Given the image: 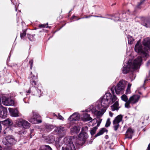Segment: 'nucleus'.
<instances>
[{"label": "nucleus", "mask_w": 150, "mask_h": 150, "mask_svg": "<svg viewBox=\"0 0 150 150\" xmlns=\"http://www.w3.org/2000/svg\"><path fill=\"white\" fill-rule=\"evenodd\" d=\"M142 61V58L140 56L138 57L135 59L133 62L126 63L123 67L122 69V73L124 74H126L130 71L133 75V71L137 69L138 65L141 63Z\"/></svg>", "instance_id": "obj_1"}, {"label": "nucleus", "mask_w": 150, "mask_h": 150, "mask_svg": "<svg viewBox=\"0 0 150 150\" xmlns=\"http://www.w3.org/2000/svg\"><path fill=\"white\" fill-rule=\"evenodd\" d=\"M117 99V97L114 95H112L110 93H106L101 98V105L102 107H107L109 104L114 103Z\"/></svg>", "instance_id": "obj_2"}, {"label": "nucleus", "mask_w": 150, "mask_h": 150, "mask_svg": "<svg viewBox=\"0 0 150 150\" xmlns=\"http://www.w3.org/2000/svg\"><path fill=\"white\" fill-rule=\"evenodd\" d=\"M77 139H71L75 143L76 148L82 146L85 143L86 139L88 137V135L86 132H81L78 136Z\"/></svg>", "instance_id": "obj_3"}, {"label": "nucleus", "mask_w": 150, "mask_h": 150, "mask_svg": "<svg viewBox=\"0 0 150 150\" xmlns=\"http://www.w3.org/2000/svg\"><path fill=\"white\" fill-rule=\"evenodd\" d=\"M125 81L124 80L120 81L117 83L116 86L113 87L111 89V91L113 94H114V89L117 94H120V93L123 92L125 89Z\"/></svg>", "instance_id": "obj_4"}, {"label": "nucleus", "mask_w": 150, "mask_h": 150, "mask_svg": "<svg viewBox=\"0 0 150 150\" xmlns=\"http://www.w3.org/2000/svg\"><path fill=\"white\" fill-rule=\"evenodd\" d=\"M140 98V96L138 95H134L130 97L128 101L125 103V108H131L130 105H132L137 103Z\"/></svg>", "instance_id": "obj_5"}, {"label": "nucleus", "mask_w": 150, "mask_h": 150, "mask_svg": "<svg viewBox=\"0 0 150 150\" xmlns=\"http://www.w3.org/2000/svg\"><path fill=\"white\" fill-rule=\"evenodd\" d=\"M150 47H134V50L135 52L142 54L143 57H145L146 58L149 57V55L148 54L147 48Z\"/></svg>", "instance_id": "obj_6"}, {"label": "nucleus", "mask_w": 150, "mask_h": 150, "mask_svg": "<svg viewBox=\"0 0 150 150\" xmlns=\"http://www.w3.org/2000/svg\"><path fill=\"white\" fill-rule=\"evenodd\" d=\"M68 140V142L66 143L67 146L65 147H63L62 150H76L75 144L72 139L69 138Z\"/></svg>", "instance_id": "obj_7"}, {"label": "nucleus", "mask_w": 150, "mask_h": 150, "mask_svg": "<svg viewBox=\"0 0 150 150\" xmlns=\"http://www.w3.org/2000/svg\"><path fill=\"white\" fill-rule=\"evenodd\" d=\"M2 101L3 104L6 106L13 105H14V101L11 98L3 96L2 97Z\"/></svg>", "instance_id": "obj_8"}, {"label": "nucleus", "mask_w": 150, "mask_h": 150, "mask_svg": "<svg viewBox=\"0 0 150 150\" xmlns=\"http://www.w3.org/2000/svg\"><path fill=\"white\" fill-rule=\"evenodd\" d=\"M18 124L21 127H22L23 128L25 129L29 128L30 126V124L28 121L20 119L18 122Z\"/></svg>", "instance_id": "obj_9"}, {"label": "nucleus", "mask_w": 150, "mask_h": 150, "mask_svg": "<svg viewBox=\"0 0 150 150\" xmlns=\"http://www.w3.org/2000/svg\"><path fill=\"white\" fill-rule=\"evenodd\" d=\"M30 84L33 87H38V77H29Z\"/></svg>", "instance_id": "obj_10"}, {"label": "nucleus", "mask_w": 150, "mask_h": 150, "mask_svg": "<svg viewBox=\"0 0 150 150\" xmlns=\"http://www.w3.org/2000/svg\"><path fill=\"white\" fill-rule=\"evenodd\" d=\"M142 21V24L146 28L150 27V21L147 18L142 17L141 18Z\"/></svg>", "instance_id": "obj_11"}, {"label": "nucleus", "mask_w": 150, "mask_h": 150, "mask_svg": "<svg viewBox=\"0 0 150 150\" xmlns=\"http://www.w3.org/2000/svg\"><path fill=\"white\" fill-rule=\"evenodd\" d=\"M114 103H115L114 104L110 106L111 110L112 111L115 110L117 111L120 108V107L119 106V103L118 102V100L117 97V99L115 101Z\"/></svg>", "instance_id": "obj_12"}, {"label": "nucleus", "mask_w": 150, "mask_h": 150, "mask_svg": "<svg viewBox=\"0 0 150 150\" xmlns=\"http://www.w3.org/2000/svg\"><path fill=\"white\" fill-rule=\"evenodd\" d=\"M8 110L11 116L15 117H18L19 116V111L17 108H9Z\"/></svg>", "instance_id": "obj_13"}, {"label": "nucleus", "mask_w": 150, "mask_h": 150, "mask_svg": "<svg viewBox=\"0 0 150 150\" xmlns=\"http://www.w3.org/2000/svg\"><path fill=\"white\" fill-rule=\"evenodd\" d=\"M32 94L34 96H36L39 97H40L41 94V91L38 89L37 87H33L32 86Z\"/></svg>", "instance_id": "obj_14"}, {"label": "nucleus", "mask_w": 150, "mask_h": 150, "mask_svg": "<svg viewBox=\"0 0 150 150\" xmlns=\"http://www.w3.org/2000/svg\"><path fill=\"white\" fill-rule=\"evenodd\" d=\"M7 115V110L6 108H0V117L2 118H5Z\"/></svg>", "instance_id": "obj_15"}, {"label": "nucleus", "mask_w": 150, "mask_h": 150, "mask_svg": "<svg viewBox=\"0 0 150 150\" xmlns=\"http://www.w3.org/2000/svg\"><path fill=\"white\" fill-rule=\"evenodd\" d=\"M134 131L131 127L129 128L126 131L125 134L126 138L131 139Z\"/></svg>", "instance_id": "obj_16"}, {"label": "nucleus", "mask_w": 150, "mask_h": 150, "mask_svg": "<svg viewBox=\"0 0 150 150\" xmlns=\"http://www.w3.org/2000/svg\"><path fill=\"white\" fill-rule=\"evenodd\" d=\"M80 118V114L77 113L75 112L70 116L68 119L70 121H77L79 120Z\"/></svg>", "instance_id": "obj_17"}, {"label": "nucleus", "mask_w": 150, "mask_h": 150, "mask_svg": "<svg viewBox=\"0 0 150 150\" xmlns=\"http://www.w3.org/2000/svg\"><path fill=\"white\" fill-rule=\"evenodd\" d=\"M142 43L144 47H150V38H146L144 39Z\"/></svg>", "instance_id": "obj_18"}, {"label": "nucleus", "mask_w": 150, "mask_h": 150, "mask_svg": "<svg viewBox=\"0 0 150 150\" xmlns=\"http://www.w3.org/2000/svg\"><path fill=\"white\" fill-rule=\"evenodd\" d=\"M123 118V116L121 115H120L116 117L113 121V124L115 123L119 124L122 120Z\"/></svg>", "instance_id": "obj_19"}, {"label": "nucleus", "mask_w": 150, "mask_h": 150, "mask_svg": "<svg viewBox=\"0 0 150 150\" xmlns=\"http://www.w3.org/2000/svg\"><path fill=\"white\" fill-rule=\"evenodd\" d=\"M108 130L105 128H103L101 129L95 135V137H96L98 136L103 134L105 132H107Z\"/></svg>", "instance_id": "obj_20"}, {"label": "nucleus", "mask_w": 150, "mask_h": 150, "mask_svg": "<svg viewBox=\"0 0 150 150\" xmlns=\"http://www.w3.org/2000/svg\"><path fill=\"white\" fill-rule=\"evenodd\" d=\"M30 71V73L29 77H38V74L35 68L34 67L33 69Z\"/></svg>", "instance_id": "obj_21"}, {"label": "nucleus", "mask_w": 150, "mask_h": 150, "mask_svg": "<svg viewBox=\"0 0 150 150\" xmlns=\"http://www.w3.org/2000/svg\"><path fill=\"white\" fill-rule=\"evenodd\" d=\"M127 38L128 39V44L131 45L134 43V42L135 40L132 36L129 35H127Z\"/></svg>", "instance_id": "obj_22"}, {"label": "nucleus", "mask_w": 150, "mask_h": 150, "mask_svg": "<svg viewBox=\"0 0 150 150\" xmlns=\"http://www.w3.org/2000/svg\"><path fill=\"white\" fill-rule=\"evenodd\" d=\"M29 121L32 123L33 124H37L38 123H41L42 122L41 120H37L35 118L33 117L29 119L28 120Z\"/></svg>", "instance_id": "obj_23"}, {"label": "nucleus", "mask_w": 150, "mask_h": 150, "mask_svg": "<svg viewBox=\"0 0 150 150\" xmlns=\"http://www.w3.org/2000/svg\"><path fill=\"white\" fill-rule=\"evenodd\" d=\"M40 150H52L51 147L48 145H44L40 148Z\"/></svg>", "instance_id": "obj_24"}, {"label": "nucleus", "mask_w": 150, "mask_h": 150, "mask_svg": "<svg viewBox=\"0 0 150 150\" xmlns=\"http://www.w3.org/2000/svg\"><path fill=\"white\" fill-rule=\"evenodd\" d=\"M80 130V128L79 127L74 126L71 129V132L72 133L77 134Z\"/></svg>", "instance_id": "obj_25"}, {"label": "nucleus", "mask_w": 150, "mask_h": 150, "mask_svg": "<svg viewBox=\"0 0 150 150\" xmlns=\"http://www.w3.org/2000/svg\"><path fill=\"white\" fill-rule=\"evenodd\" d=\"M33 113V117L36 120H41V117L39 114L35 111L33 110L32 112Z\"/></svg>", "instance_id": "obj_26"}, {"label": "nucleus", "mask_w": 150, "mask_h": 150, "mask_svg": "<svg viewBox=\"0 0 150 150\" xmlns=\"http://www.w3.org/2000/svg\"><path fill=\"white\" fill-rule=\"evenodd\" d=\"M92 119L90 117V115L88 114H86L83 116V120L84 121H87L92 120Z\"/></svg>", "instance_id": "obj_27"}, {"label": "nucleus", "mask_w": 150, "mask_h": 150, "mask_svg": "<svg viewBox=\"0 0 150 150\" xmlns=\"http://www.w3.org/2000/svg\"><path fill=\"white\" fill-rule=\"evenodd\" d=\"M7 141L11 145L15 144L16 142V141L13 138H10L7 139Z\"/></svg>", "instance_id": "obj_28"}, {"label": "nucleus", "mask_w": 150, "mask_h": 150, "mask_svg": "<svg viewBox=\"0 0 150 150\" xmlns=\"http://www.w3.org/2000/svg\"><path fill=\"white\" fill-rule=\"evenodd\" d=\"M121 99L124 102H125V103H127L128 101V99L127 96L125 94H123L122 95L121 97Z\"/></svg>", "instance_id": "obj_29"}, {"label": "nucleus", "mask_w": 150, "mask_h": 150, "mask_svg": "<svg viewBox=\"0 0 150 150\" xmlns=\"http://www.w3.org/2000/svg\"><path fill=\"white\" fill-rule=\"evenodd\" d=\"M53 128V126L52 125H46L45 126L46 129L48 132L51 131Z\"/></svg>", "instance_id": "obj_30"}, {"label": "nucleus", "mask_w": 150, "mask_h": 150, "mask_svg": "<svg viewBox=\"0 0 150 150\" xmlns=\"http://www.w3.org/2000/svg\"><path fill=\"white\" fill-rule=\"evenodd\" d=\"M27 35L28 38L30 41H32L35 40L34 37L35 36V35H31L28 34Z\"/></svg>", "instance_id": "obj_31"}, {"label": "nucleus", "mask_w": 150, "mask_h": 150, "mask_svg": "<svg viewBox=\"0 0 150 150\" xmlns=\"http://www.w3.org/2000/svg\"><path fill=\"white\" fill-rule=\"evenodd\" d=\"M26 29L23 30L22 32L20 33V37L21 39L23 38L26 35Z\"/></svg>", "instance_id": "obj_32"}, {"label": "nucleus", "mask_w": 150, "mask_h": 150, "mask_svg": "<svg viewBox=\"0 0 150 150\" xmlns=\"http://www.w3.org/2000/svg\"><path fill=\"white\" fill-rule=\"evenodd\" d=\"M64 130V128L62 127H60L57 128V131L59 134H60Z\"/></svg>", "instance_id": "obj_33"}, {"label": "nucleus", "mask_w": 150, "mask_h": 150, "mask_svg": "<svg viewBox=\"0 0 150 150\" xmlns=\"http://www.w3.org/2000/svg\"><path fill=\"white\" fill-rule=\"evenodd\" d=\"M97 129V127H95L90 130V132L91 135L93 136L95 134Z\"/></svg>", "instance_id": "obj_34"}, {"label": "nucleus", "mask_w": 150, "mask_h": 150, "mask_svg": "<svg viewBox=\"0 0 150 150\" xmlns=\"http://www.w3.org/2000/svg\"><path fill=\"white\" fill-rule=\"evenodd\" d=\"M4 123L6 125H11L12 123L11 120L9 119H7L4 121Z\"/></svg>", "instance_id": "obj_35"}, {"label": "nucleus", "mask_w": 150, "mask_h": 150, "mask_svg": "<svg viewBox=\"0 0 150 150\" xmlns=\"http://www.w3.org/2000/svg\"><path fill=\"white\" fill-rule=\"evenodd\" d=\"M94 113L97 116H100L103 115V113L100 111L95 110Z\"/></svg>", "instance_id": "obj_36"}, {"label": "nucleus", "mask_w": 150, "mask_h": 150, "mask_svg": "<svg viewBox=\"0 0 150 150\" xmlns=\"http://www.w3.org/2000/svg\"><path fill=\"white\" fill-rule=\"evenodd\" d=\"M113 124L114 125L113 127L114 130L115 131H117L119 127V124L115 123L114 124Z\"/></svg>", "instance_id": "obj_37"}, {"label": "nucleus", "mask_w": 150, "mask_h": 150, "mask_svg": "<svg viewBox=\"0 0 150 150\" xmlns=\"http://www.w3.org/2000/svg\"><path fill=\"white\" fill-rule=\"evenodd\" d=\"M141 39L139 40L137 42V43L136 44L134 47H137L139 46V47H143L142 45L141 44Z\"/></svg>", "instance_id": "obj_38"}, {"label": "nucleus", "mask_w": 150, "mask_h": 150, "mask_svg": "<svg viewBox=\"0 0 150 150\" xmlns=\"http://www.w3.org/2000/svg\"><path fill=\"white\" fill-rule=\"evenodd\" d=\"M110 124L111 122L110 121V118H108L107 120V121L105 126V127H108L110 126Z\"/></svg>", "instance_id": "obj_39"}, {"label": "nucleus", "mask_w": 150, "mask_h": 150, "mask_svg": "<svg viewBox=\"0 0 150 150\" xmlns=\"http://www.w3.org/2000/svg\"><path fill=\"white\" fill-rule=\"evenodd\" d=\"M48 25V23H47L46 24H40L39 25L38 27L40 28H46V26Z\"/></svg>", "instance_id": "obj_40"}, {"label": "nucleus", "mask_w": 150, "mask_h": 150, "mask_svg": "<svg viewBox=\"0 0 150 150\" xmlns=\"http://www.w3.org/2000/svg\"><path fill=\"white\" fill-rule=\"evenodd\" d=\"M81 18H78L77 16L74 15H73V16L71 18L70 21H72L74 19H76V20H79Z\"/></svg>", "instance_id": "obj_41"}, {"label": "nucleus", "mask_w": 150, "mask_h": 150, "mask_svg": "<svg viewBox=\"0 0 150 150\" xmlns=\"http://www.w3.org/2000/svg\"><path fill=\"white\" fill-rule=\"evenodd\" d=\"M91 16H93V17H100L103 18H105L104 17H103L102 16H96V15H89V16H86L85 17V18H90V17H91ZM84 18V17L82 18Z\"/></svg>", "instance_id": "obj_42"}, {"label": "nucleus", "mask_w": 150, "mask_h": 150, "mask_svg": "<svg viewBox=\"0 0 150 150\" xmlns=\"http://www.w3.org/2000/svg\"><path fill=\"white\" fill-rule=\"evenodd\" d=\"M29 64L30 65V69L32 70L33 64V60L31 59L30 60L29 62Z\"/></svg>", "instance_id": "obj_43"}, {"label": "nucleus", "mask_w": 150, "mask_h": 150, "mask_svg": "<svg viewBox=\"0 0 150 150\" xmlns=\"http://www.w3.org/2000/svg\"><path fill=\"white\" fill-rule=\"evenodd\" d=\"M55 145L56 148L57 149L59 148L61 146V145L58 141H56L55 142Z\"/></svg>", "instance_id": "obj_44"}, {"label": "nucleus", "mask_w": 150, "mask_h": 150, "mask_svg": "<svg viewBox=\"0 0 150 150\" xmlns=\"http://www.w3.org/2000/svg\"><path fill=\"white\" fill-rule=\"evenodd\" d=\"M115 15H117V19H116V20H119L120 18L119 16L120 14L118 12L117 13H116L115 14H113V15H110L109 16H111V17H115Z\"/></svg>", "instance_id": "obj_45"}, {"label": "nucleus", "mask_w": 150, "mask_h": 150, "mask_svg": "<svg viewBox=\"0 0 150 150\" xmlns=\"http://www.w3.org/2000/svg\"><path fill=\"white\" fill-rule=\"evenodd\" d=\"M107 107H103V108H101L100 109V111L102 112L103 114L106 111V109H107Z\"/></svg>", "instance_id": "obj_46"}, {"label": "nucleus", "mask_w": 150, "mask_h": 150, "mask_svg": "<svg viewBox=\"0 0 150 150\" xmlns=\"http://www.w3.org/2000/svg\"><path fill=\"white\" fill-rule=\"evenodd\" d=\"M88 127L87 126L83 127L81 128V132H86L88 130Z\"/></svg>", "instance_id": "obj_47"}, {"label": "nucleus", "mask_w": 150, "mask_h": 150, "mask_svg": "<svg viewBox=\"0 0 150 150\" xmlns=\"http://www.w3.org/2000/svg\"><path fill=\"white\" fill-rule=\"evenodd\" d=\"M58 119L60 120H63L64 119V117L62 116L59 113L58 114V117H57Z\"/></svg>", "instance_id": "obj_48"}, {"label": "nucleus", "mask_w": 150, "mask_h": 150, "mask_svg": "<svg viewBox=\"0 0 150 150\" xmlns=\"http://www.w3.org/2000/svg\"><path fill=\"white\" fill-rule=\"evenodd\" d=\"M32 86L30 87L29 90L26 91L27 93H28V94L30 93H32Z\"/></svg>", "instance_id": "obj_49"}, {"label": "nucleus", "mask_w": 150, "mask_h": 150, "mask_svg": "<svg viewBox=\"0 0 150 150\" xmlns=\"http://www.w3.org/2000/svg\"><path fill=\"white\" fill-rule=\"evenodd\" d=\"M130 93V88H127V89L126 90V94H129Z\"/></svg>", "instance_id": "obj_50"}, {"label": "nucleus", "mask_w": 150, "mask_h": 150, "mask_svg": "<svg viewBox=\"0 0 150 150\" xmlns=\"http://www.w3.org/2000/svg\"><path fill=\"white\" fill-rule=\"evenodd\" d=\"M102 120H100L98 122L97 124L96 127H99L101 122Z\"/></svg>", "instance_id": "obj_51"}, {"label": "nucleus", "mask_w": 150, "mask_h": 150, "mask_svg": "<svg viewBox=\"0 0 150 150\" xmlns=\"http://www.w3.org/2000/svg\"><path fill=\"white\" fill-rule=\"evenodd\" d=\"M109 115L111 117H112L113 115V113L111 112L110 111L109 112Z\"/></svg>", "instance_id": "obj_52"}, {"label": "nucleus", "mask_w": 150, "mask_h": 150, "mask_svg": "<svg viewBox=\"0 0 150 150\" xmlns=\"http://www.w3.org/2000/svg\"><path fill=\"white\" fill-rule=\"evenodd\" d=\"M146 150H150V143L148 145V146Z\"/></svg>", "instance_id": "obj_53"}, {"label": "nucleus", "mask_w": 150, "mask_h": 150, "mask_svg": "<svg viewBox=\"0 0 150 150\" xmlns=\"http://www.w3.org/2000/svg\"><path fill=\"white\" fill-rule=\"evenodd\" d=\"M131 86V84H130V83H129L128 84V87H127V88H130V87Z\"/></svg>", "instance_id": "obj_54"}, {"label": "nucleus", "mask_w": 150, "mask_h": 150, "mask_svg": "<svg viewBox=\"0 0 150 150\" xmlns=\"http://www.w3.org/2000/svg\"><path fill=\"white\" fill-rule=\"evenodd\" d=\"M53 115L54 116H55L56 117H57V116L54 113H53Z\"/></svg>", "instance_id": "obj_55"}, {"label": "nucleus", "mask_w": 150, "mask_h": 150, "mask_svg": "<svg viewBox=\"0 0 150 150\" xmlns=\"http://www.w3.org/2000/svg\"><path fill=\"white\" fill-rule=\"evenodd\" d=\"M46 28H51V27L48 26L47 25L46 26Z\"/></svg>", "instance_id": "obj_56"}, {"label": "nucleus", "mask_w": 150, "mask_h": 150, "mask_svg": "<svg viewBox=\"0 0 150 150\" xmlns=\"http://www.w3.org/2000/svg\"><path fill=\"white\" fill-rule=\"evenodd\" d=\"M62 27H61V28H59L56 31L54 32H56L59 30H60L62 28Z\"/></svg>", "instance_id": "obj_57"}, {"label": "nucleus", "mask_w": 150, "mask_h": 150, "mask_svg": "<svg viewBox=\"0 0 150 150\" xmlns=\"http://www.w3.org/2000/svg\"><path fill=\"white\" fill-rule=\"evenodd\" d=\"M1 124H0V132H1Z\"/></svg>", "instance_id": "obj_58"}, {"label": "nucleus", "mask_w": 150, "mask_h": 150, "mask_svg": "<svg viewBox=\"0 0 150 150\" xmlns=\"http://www.w3.org/2000/svg\"><path fill=\"white\" fill-rule=\"evenodd\" d=\"M116 4V3H114V4H112L111 5V6H114V5H115V4Z\"/></svg>", "instance_id": "obj_59"}, {"label": "nucleus", "mask_w": 150, "mask_h": 150, "mask_svg": "<svg viewBox=\"0 0 150 150\" xmlns=\"http://www.w3.org/2000/svg\"><path fill=\"white\" fill-rule=\"evenodd\" d=\"M108 137V135H106L105 136V138L106 139H107V137Z\"/></svg>", "instance_id": "obj_60"}, {"label": "nucleus", "mask_w": 150, "mask_h": 150, "mask_svg": "<svg viewBox=\"0 0 150 150\" xmlns=\"http://www.w3.org/2000/svg\"><path fill=\"white\" fill-rule=\"evenodd\" d=\"M11 1L12 2V3H13V4H14V2H13V1H12V0H11Z\"/></svg>", "instance_id": "obj_61"}, {"label": "nucleus", "mask_w": 150, "mask_h": 150, "mask_svg": "<svg viewBox=\"0 0 150 150\" xmlns=\"http://www.w3.org/2000/svg\"><path fill=\"white\" fill-rule=\"evenodd\" d=\"M147 81V80L146 79H145L144 81V83H145L146 81Z\"/></svg>", "instance_id": "obj_62"}, {"label": "nucleus", "mask_w": 150, "mask_h": 150, "mask_svg": "<svg viewBox=\"0 0 150 150\" xmlns=\"http://www.w3.org/2000/svg\"><path fill=\"white\" fill-rule=\"evenodd\" d=\"M149 76H150V71H149Z\"/></svg>", "instance_id": "obj_63"}, {"label": "nucleus", "mask_w": 150, "mask_h": 150, "mask_svg": "<svg viewBox=\"0 0 150 150\" xmlns=\"http://www.w3.org/2000/svg\"><path fill=\"white\" fill-rule=\"evenodd\" d=\"M36 150L35 149H32V150Z\"/></svg>", "instance_id": "obj_64"}]
</instances>
